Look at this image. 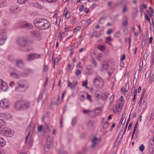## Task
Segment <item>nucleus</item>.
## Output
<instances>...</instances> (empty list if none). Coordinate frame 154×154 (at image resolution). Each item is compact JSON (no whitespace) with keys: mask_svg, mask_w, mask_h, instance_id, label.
<instances>
[{"mask_svg":"<svg viewBox=\"0 0 154 154\" xmlns=\"http://www.w3.org/2000/svg\"><path fill=\"white\" fill-rule=\"evenodd\" d=\"M33 23L35 26L39 30H45L50 27L49 22L44 19H35Z\"/></svg>","mask_w":154,"mask_h":154,"instance_id":"nucleus-1","label":"nucleus"},{"mask_svg":"<svg viewBox=\"0 0 154 154\" xmlns=\"http://www.w3.org/2000/svg\"><path fill=\"white\" fill-rule=\"evenodd\" d=\"M29 87V85L24 81L18 82L16 86L15 90L16 91L23 92Z\"/></svg>","mask_w":154,"mask_h":154,"instance_id":"nucleus-2","label":"nucleus"},{"mask_svg":"<svg viewBox=\"0 0 154 154\" xmlns=\"http://www.w3.org/2000/svg\"><path fill=\"white\" fill-rule=\"evenodd\" d=\"M93 82L95 86L99 88H101L104 86L103 80L99 77H97L94 78L93 79Z\"/></svg>","mask_w":154,"mask_h":154,"instance_id":"nucleus-3","label":"nucleus"},{"mask_svg":"<svg viewBox=\"0 0 154 154\" xmlns=\"http://www.w3.org/2000/svg\"><path fill=\"white\" fill-rule=\"evenodd\" d=\"M17 42L20 46L25 47L27 45V40L26 38L21 37L17 39Z\"/></svg>","mask_w":154,"mask_h":154,"instance_id":"nucleus-4","label":"nucleus"},{"mask_svg":"<svg viewBox=\"0 0 154 154\" xmlns=\"http://www.w3.org/2000/svg\"><path fill=\"white\" fill-rule=\"evenodd\" d=\"M41 55L36 54H29L27 55L26 60L28 61H31L40 57Z\"/></svg>","mask_w":154,"mask_h":154,"instance_id":"nucleus-5","label":"nucleus"},{"mask_svg":"<svg viewBox=\"0 0 154 154\" xmlns=\"http://www.w3.org/2000/svg\"><path fill=\"white\" fill-rule=\"evenodd\" d=\"M10 104V102L6 99H3L0 102V106L2 108H8Z\"/></svg>","mask_w":154,"mask_h":154,"instance_id":"nucleus-6","label":"nucleus"},{"mask_svg":"<svg viewBox=\"0 0 154 154\" xmlns=\"http://www.w3.org/2000/svg\"><path fill=\"white\" fill-rule=\"evenodd\" d=\"M13 70V72H11L10 73V76L12 78L15 79H18L21 77V75L19 74L18 71L15 69L12 68L11 69V70Z\"/></svg>","mask_w":154,"mask_h":154,"instance_id":"nucleus-7","label":"nucleus"},{"mask_svg":"<svg viewBox=\"0 0 154 154\" xmlns=\"http://www.w3.org/2000/svg\"><path fill=\"white\" fill-rule=\"evenodd\" d=\"M101 138H97L95 137H94L91 140L92 144L91 146L92 148L94 147L96 145L99 143L101 140Z\"/></svg>","mask_w":154,"mask_h":154,"instance_id":"nucleus-8","label":"nucleus"},{"mask_svg":"<svg viewBox=\"0 0 154 154\" xmlns=\"http://www.w3.org/2000/svg\"><path fill=\"white\" fill-rule=\"evenodd\" d=\"M20 26L22 28H25L28 29H32L33 28V26L29 23L24 22H21Z\"/></svg>","mask_w":154,"mask_h":154,"instance_id":"nucleus-9","label":"nucleus"},{"mask_svg":"<svg viewBox=\"0 0 154 154\" xmlns=\"http://www.w3.org/2000/svg\"><path fill=\"white\" fill-rule=\"evenodd\" d=\"M1 134H2L5 136L9 137H11L13 135L14 132L13 131L10 129H8L7 130L2 131Z\"/></svg>","mask_w":154,"mask_h":154,"instance_id":"nucleus-10","label":"nucleus"},{"mask_svg":"<svg viewBox=\"0 0 154 154\" xmlns=\"http://www.w3.org/2000/svg\"><path fill=\"white\" fill-rule=\"evenodd\" d=\"M0 88L4 91H6L8 89L6 83L2 80H0Z\"/></svg>","mask_w":154,"mask_h":154,"instance_id":"nucleus-11","label":"nucleus"},{"mask_svg":"<svg viewBox=\"0 0 154 154\" xmlns=\"http://www.w3.org/2000/svg\"><path fill=\"white\" fill-rule=\"evenodd\" d=\"M15 108L17 110L23 109L22 100L17 101L16 102L15 105Z\"/></svg>","mask_w":154,"mask_h":154,"instance_id":"nucleus-12","label":"nucleus"},{"mask_svg":"<svg viewBox=\"0 0 154 154\" xmlns=\"http://www.w3.org/2000/svg\"><path fill=\"white\" fill-rule=\"evenodd\" d=\"M29 132L26 137L25 142L26 143H29L30 146L31 147L32 145L33 140L31 137H30L29 138H28L29 137Z\"/></svg>","mask_w":154,"mask_h":154,"instance_id":"nucleus-13","label":"nucleus"},{"mask_svg":"<svg viewBox=\"0 0 154 154\" xmlns=\"http://www.w3.org/2000/svg\"><path fill=\"white\" fill-rule=\"evenodd\" d=\"M109 66L107 63L105 61L103 62L102 63V67L100 68L101 71H104L108 70Z\"/></svg>","mask_w":154,"mask_h":154,"instance_id":"nucleus-14","label":"nucleus"},{"mask_svg":"<svg viewBox=\"0 0 154 154\" xmlns=\"http://www.w3.org/2000/svg\"><path fill=\"white\" fill-rule=\"evenodd\" d=\"M24 63L21 59H18L16 60V65L20 68H22L24 66Z\"/></svg>","mask_w":154,"mask_h":154,"instance_id":"nucleus-15","label":"nucleus"},{"mask_svg":"<svg viewBox=\"0 0 154 154\" xmlns=\"http://www.w3.org/2000/svg\"><path fill=\"white\" fill-rule=\"evenodd\" d=\"M23 109H28L29 107L30 103L29 101H25L22 100Z\"/></svg>","mask_w":154,"mask_h":154,"instance_id":"nucleus-16","label":"nucleus"},{"mask_svg":"<svg viewBox=\"0 0 154 154\" xmlns=\"http://www.w3.org/2000/svg\"><path fill=\"white\" fill-rule=\"evenodd\" d=\"M128 17L126 16H124L123 19L122 25L124 26H127L128 25Z\"/></svg>","mask_w":154,"mask_h":154,"instance_id":"nucleus-17","label":"nucleus"},{"mask_svg":"<svg viewBox=\"0 0 154 154\" xmlns=\"http://www.w3.org/2000/svg\"><path fill=\"white\" fill-rule=\"evenodd\" d=\"M20 11V8L19 7H16L12 8L9 10L10 12L11 13H15Z\"/></svg>","mask_w":154,"mask_h":154,"instance_id":"nucleus-18","label":"nucleus"},{"mask_svg":"<svg viewBox=\"0 0 154 154\" xmlns=\"http://www.w3.org/2000/svg\"><path fill=\"white\" fill-rule=\"evenodd\" d=\"M67 35V33L65 32H59L58 37L60 39V42H61L63 38L66 36Z\"/></svg>","mask_w":154,"mask_h":154,"instance_id":"nucleus-19","label":"nucleus"},{"mask_svg":"<svg viewBox=\"0 0 154 154\" xmlns=\"http://www.w3.org/2000/svg\"><path fill=\"white\" fill-rule=\"evenodd\" d=\"M5 126V123L4 121L1 119H0V134L2 131V129Z\"/></svg>","mask_w":154,"mask_h":154,"instance_id":"nucleus-20","label":"nucleus"},{"mask_svg":"<svg viewBox=\"0 0 154 154\" xmlns=\"http://www.w3.org/2000/svg\"><path fill=\"white\" fill-rule=\"evenodd\" d=\"M7 39V38L6 36H3L2 38H0V45H4Z\"/></svg>","mask_w":154,"mask_h":154,"instance_id":"nucleus-21","label":"nucleus"},{"mask_svg":"<svg viewBox=\"0 0 154 154\" xmlns=\"http://www.w3.org/2000/svg\"><path fill=\"white\" fill-rule=\"evenodd\" d=\"M47 143L48 145H52L53 144V141L51 138L50 136H48L47 138Z\"/></svg>","mask_w":154,"mask_h":154,"instance_id":"nucleus-22","label":"nucleus"},{"mask_svg":"<svg viewBox=\"0 0 154 154\" xmlns=\"http://www.w3.org/2000/svg\"><path fill=\"white\" fill-rule=\"evenodd\" d=\"M5 144V141L3 138L0 137V147H3Z\"/></svg>","mask_w":154,"mask_h":154,"instance_id":"nucleus-23","label":"nucleus"},{"mask_svg":"<svg viewBox=\"0 0 154 154\" xmlns=\"http://www.w3.org/2000/svg\"><path fill=\"white\" fill-rule=\"evenodd\" d=\"M149 149L150 152H154V143H150L149 146Z\"/></svg>","mask_w":154,"mask_h":154,"instance_id":"nucleus-24","label":"nucleus"},{"mask_svg":"<svg viewBox=\"0 0 154 154\" xmlns=\"http://www.w3.org/2000/svg\"><path fill=\"white\" fill-rule=\"evenodd\" d=\"M2 23L3 25L5 26H8L9 24V21L6 19H4L2 22Z\"/></svg>","mask_w":154,"mask_h":154,"instance_id":"nucleus-25","label":"nucleus"},{"mask_svg":"<svg viewBox=\"0 0 154 154\" xmlns=\"http://www.w3.org/2000/svg\"><path fill=\"white\" fill-rule=\"evenodd\" d=\"M28 71V72H24L20 74V75H21V77H26L28 76L29 75V72H31V70L30 69H29Z\"/></svg>","mask_w":154,"mask_h":154,"instance_id":"nucleus-26","label":"nucleus"},{"mask_svg":"<svg viewBox=\"0 0 154 154\" xmlns=\"http://www.w3.org/2000/svg\"><path fill=\"white\" fill-rule=\"evenodd\" d=\"M85 72L87 75H89L92 73L91 69L86 68L85 69Z\"/></svg>","mask_w":154,"mask_h":154,"instance_id":"nucleus-27","label":"nucleus"},{"mask_svg":"<svg viewBox=\"0 0 154 154\" xmlns=\"http://www.w3.org/2000/svg\"><path fill=\"white\" fill-rule=\"evenodd\" d=\"M105 20V19L104 17H101L99 19L98 22L99 23L103 24L104 23Z\"/></svg>","mask_w":154,"mask_h":154,"instance_id":"nucleus-28","label":"nucleus"},{"mask_svg":"<svg viewBox=\"0 0 154 154\" xmlns=\"http://www.w3.org/2000/svg\"><path fill=\"white\" fill-rule=\"evenodd\" d=\"M98 48L100 51H103L105 50L106 47L104 45H100L98 46Z\"/></svg>","mask_w":154,"mask_h":154,"instance_id":"nucleus-29","label":"nucleus"},{"mask_svg":"<svg viewBox=\"0 0 154 154\" xmlns=\"http://www.w3.org/2000/svg\"><path fill=\"white\" fill-rule=\"evenodd\" d=\"M60 58L57 57V58H55L54 59V67H55V64H57L58 63L59 61H60Z\"/></svg>","mask_w":154,"mask_h":154,"instance_id":"nucleus-30","label":"nucleus"},{"mask_svg":"<svg viewBox=\"0 0 154 154\" xmlns=\"http://www.w3.org/2000/svg\"><path fill=\"white\" fill-rule=\"evenodd\" d=\"M51 145H48L46 144L44 146V149L45 151L46 152H48L49 151V149L50 148Z\"/></svg>","mask_w":154,"mask_h":154,"instance_id":"nucleus-31","label":"nucleus"},{"mask_svg":"<svg viewBox=\"0 0 154 154\" xmlns=\"http://www.w3.org/2000/svg\"><path fill=\"white\" fill-rule=\"evenodd\" d=\"M7 4V2L6 1H4L0 3V8H3Z\"/></svg>","mask_w":154,"mask_h":154,"instance_id":"nucleus-32","label":"nucleus"},{"mask_svg":"<svg viewBox=\"0 0 154 154\" xmlns=\"http://www.w3.org/2000/svg\"><path fill=\"white\" fill-rule=\"evenodd\" d=\"M93 112L92 110L89 109H83V112L85 114H87L91 112Z\"/></svg>","mask_w":154,"mask_h":154,"instance_id":"nucleus-33","label":"nucleus"},{"mask_svg":"<svg viewBox=\"0 0 154 154\" xmlns=\"http://www.w3.org/2000/svg\"><path fill=\"white\" fill-rule=\"evenodd\" d=\"M123 105V104L121 102L119 103L117 108V110L118 112H119L121 110Z\"/></svg>","mask_w":154,"mask_h":154,"instance_id":"nucleus-34","label":"nucleus"},{"mask_svg":"<svg viewBox=\"0 0 154 154\" xmlns=\"http://www.w3.org/2000/svg\"><path fill=\"white\" fill-rule=\"evenodd\" d=\"M34 6L39 9H41L42 8V6L40 4L38 3H34Z\"/></svg>","mask_w":154,"mask_h":154,"instance_id":"nucleus-35","label":"nucleus"},{"mask_svg":"<svg viewBox=\"0 0 154 154\" xmlns=\"http://www.w3.org/2000/svg\"><path fill=\"white\" fill-rule=\"evenodd\" d=\"M138 124L137 123L134 127V128L133 131V134H134L135 131H137V130L138 129Z\"/></svg>","mask_w":154,"mask_h":154,"instance_id":"nucleus-36","label":"nucleus"},{"mask_svg":"<svg viewBox=\"0 0 154 154\" xmlns=\"http://www.w3.org/2000/svg\"><path fill=\"white\" fill-rule=\"evenodd\" d=\"M109 95V94L108 93H103L102 94V97H104L105 99L106 100L107 99Z\"/></svg>","mask_w":154,"mask_h":154,"instance_id":"nucleus-37","label":"nucleus"},{"mask_svg":"<svg viewBox=\"0 0 154 154\" xmlns=\"http://www.w3.org/2000/svg\"><path fill=\"white\" fill-rule=\"evenodd\" d=\"M120 31H118L116 32L114 34V36L115 38H118L120 36Z\"/></svg>","mask_w":154,"mask_h":154,"instance_id":"nucleus-38","label":"nucleus"},{"mask_svg":"<svg viewBox=\"0 0 154 154\" xmlns=\"http://www.w3.org/2000/svg\"><path fill=\"white\" fill-rule=\"evenodd\" d=\"M100 109V108H97L95 109L94 110V111L96 114L98 115L99 113Z\"/></svg>","mask_w":154,"mask_h":154,"instance_id":"nucleus-39","label":"nucleus"},{"mask_svg":"<svg viewBox=\"0 0 154 154\" xmlns=\"http://www.w3.org/2000/svg\"><path fill=\"white\" fill-rule=\"evenodd\" d=\"M102 54H98L97 55L96 58L98 61H100L102 60L101 59Z\"/></svg>","mask_w":154,"mask_h":154,"instance_id":"nucleus-40","label":"nucleus"},{"mask_svg":"<svg viewBox=\"0 0 154 154\" xmlns=\"http://www.w3.org/2000/svg\"><path fill=\"white\" fill-rule=\"evenodd\" d=\"M124 119V118H123L122 117L121 119V120L119 122V125L118 127L117 128H119L120 129V126L122 124V123L123 122V119Z\"/></svg>","mask_w":154,"mask_h":154,"instance_id":"nucleus-41","label":"nucleus"},{"mask_svg":"<svg viewBox=\"0 0 154 154\" xmlns=\"http://www.w3.org/2000/svg\"><path fill=\"white\" fill-rule=\"evenodd\" d=\"M132 89L133 90H134L133 93L132 94L131 93V95H134V96H136L137 93V90L135 89V87H134V86L133 87Z\"/></svg>","mask_w":154,"mask_h":154,"instance_id":"nucleus-42","label":"nucleus"},{"mask_svg":"<svg viewBox=\"0 0 154 154\" xmlns=\"http://www.w3.org/2000/svg\"><path fill=\"white\" fill-rule=\"evenodd\" d=\"M63 13H64V15H65V17H66V19H68L69 18L70 16H69V15L68 16V11H65V10H64V12H63Z\"/></svg>","mask_w":154,"mask_h":154,"instance_id":"nucleus-43","label":"nucleus"},{"mask_svg":"<svg viewBox=\"0 0 154 154\" xmlns=\"http://www.w3.org/2000/svg\"><path fill=\"white\" fill-rule=\"evenodd\" d=\"M109 123L107 122H106L103 125V128L104 129L106 128L109 126Z\"/></svg>","mask_w":154,"mask_h":154,"instance_id":"nucleus-44","label":"nucleus"},{"mask_svg":"<svg viewBox=\"0 0 154 154\" xmlns=\"http://www.w3.org/2000/svg\"><path fill=\"white\" fill-rule=\"evenodd\" d=\"M76 122V118H73L72 121V125L73 126L74 125Z\"/></svg>","mask_w":154,"mask_h":154,"instance_id":"nucleus-45","label":"nucleus"},{"mask_svg":"<svg viewBox=\"0 0 154 154\" xmlns=\"http://www.w3.org/2000/svg\"><path fill=\"white\" fill-rule=\"evenodd\" d=\"M154 80V74H153L152 75H150L149 78L150 82H152Z\"/></svg>","mask_w":154,"mask_h":154,"instance_id":"nucleus-46","label":"nucleus"},{"mask_svg":"<svg viewBox=\"0 0 154 154\" xmlns=\"http://www.w3.org/2000/svg\"><path fill=\"white\" fill-rule=\"evenodd\" d=\"M128 10V8L127 6H124L122 10V12L123 13H125Z\"/></svg>","mask_w":154,"mask_h":154,"instance_id":"nucleus-47","label":"nucleus"},{"mask_svg":"<svg viewBox=\"0 0 154 154\" xmlns=\"http://www.w3.org/2000/svg\"><path fill=\"white\" fill-rule=\"evenodd\" d=\"M81 74V71L80 70L76 69L75 71V75L78 76Z\"/></svg>","mask_w":154,"mask_h":154,"instance_id":"nucleus-48","label":"nucleus"},{"mask_svg":"<svg viewBox=\"0 0 154 154\" xmlns=\"http://www.w3.org/2000/svg\"><path fill=\"white\" fill-rule=\"evenodd\" d=\"M60 17H57L56 19V24L57 25H58L60 23Z\"/></svg>","mask_w":154,"mask_h":154,"instance_id":"nucleus-49","label":"nucleus"},{"mask_svg":"<svg viewBox=\"0 0 154 154\" xmlns=\"http://www.w3.org/2000/svg\"><path fill=\"white\" fill-rule=\"evenodd\" d=\"M144 146L143 144H142L139 147V150L141 152H143L144 149Z\"/></svg>","mask_w":154,"mask_h":154,"instance_id":"nucleus-50","label":"nucleus"},{"mask_svg":"<svg viewBox=\"0 0 154 154\" xmlns=\"http://www.w3.org/2000/svg\"><path fill=\"white\" fill-rule=\"evenodd\" d=\"M43 97V96L42 94L41 93L39 94V96L37 98V100L38 102V103L40 100H41Z\"/></svg>","mask_w":154,"mask_h":154,"instance_id":"nucleus-51","label":"nucleus"},{"mask_svg":"<svg viewBox=\"0 0 154 154\" xmlns=\"http://www.w3.org/2000/svg\"><path fill=\"white\" fill-rule=\"evenodd\" d=\"M151 65H152L154 63V54L151 56Z\"/></svg>","mask_w":154,"mask_h":154,"instance_id":"nucleus-52","label":"nucleus"},{"mask_svg":"<svg viewBox=\"0 0 154 154\" xmlns=\"http://www.w3.org/2000/svg\"><path fill=\"white\" fill-rule=\"evenodd\" d=\"M91 63L94 64V67H96L97 66V63L94 59H93L91 60Z\"/></svg>","mask_w":154,"mask_h":154,"instance_id":"nucleus-53","label":"nucleus"},{"mask_svg":"<svg viewBox=\"0 0 154 154\" xmlns=\"http://www.w3.org/2000/svg\"><path fill=\"white\" fill-rule=\"evenodd\" d=\"M145 19L148 22H150V18L149 17L147 14L145 13Z\"/></svg>","mask_w":154,"mask_h":154,"instance_id":"nucleus-54","label":"nucleus"},{"mask_svg":"<svg viewBox=\"0 0 154 154\" xmlns=\"http://www.w3.org/2000/svg\"><path fill=\"white\" fill-rule=\"evenodd\" d=\"M17 2L20 4H23L25 3V0H17Z\"/></svg>","mask_w":154,"mask_h":154,"instance_id":"nucleus-55","label":"nucleus"},{"mask_svg":"<svg viewBox=\"0 0 154 154\" xmlns=\"http://www.w3.org/2000/svg\"><path fill=\"white\" fill-rule=\"evenodd\" d=\"M48 70V67L47 65H44L43 68V70L45 72H46Z\"/></svg>","mask_w":154,"mask_h":154,"instance_id":"nucleus-56","label":"nucleus"},{"mask_svg":"<svg viewBox=\"0 0 154 154\" xmlns=\"http://www.w3.org/2000/svg\"><path fill=\"white\" fill-rule=\"evenodd\" d=\"M115 96L114 94L112 95L110 97V103H112L114 99Z\"/></svg>","mask_w":154,"mask_h":154,"instance_id":"nucleus-57","label":"nucleus"},{"mask_svg":"<svg viewBox=\"0 0 154 154\" xmlns=\"http://www.w3.org/2000/svg\"><path fill=\"white\" fill-rule=\"evenodd\" d=\"M80 27L79 26L77 28H75L73 30V32H76L77 31L79 30L80 29Z\"/></svg>","mask_w":154,"mask_h":154,"instance_id":"nucleus-58","label":"nucleus"},{"mask_svg":"<svg viewBox=\"0 0 154 154\" xmlns=\"http://www.w3.org/2000/svg\"><path fill=\"white\" fill-rule=\"evenodd\" d=\"M49 3H53L56 2L57 0H45Z\"/></svg>","mask_w":154,"mask_h":154,"instance_id":"nucleus-59","label":"nucleus"},{"mask_svg":"<svg viewBox=\"0 0 154 154\" xmlns=\"http://www.w3.org/2000/svg\"><path fill=\"white\" fill-rule=\"evenodd\" d=\"M67 86L68 87H70L71 88H72V84L69 80L68 81Z\"/></svg>","mask_w":154,"mask_h":154,"instance_id":"nucleus-60","label":"nucleus"},{"mask_svg":"<svg viewBox=\"0 0 154 154\" xmlns=\"http://www.w3.org/2000/svg\"><path fill=\"white\" fill-rule=\"evenodd\" d=\"M87 81L85 82L83 81V84L82 85L83 86H85L86 88H88V87L87 86Z\"/></svg>","mask_w":154,"mask_h":154,"instance_id":"nucleus-61","label":"nucleus"},{"mask_svg":"<svg viewBox=\"0 0 154 154\" xmlns=\"http://www.w3.org/2000/svg\"><path fill=\"white\" fill-rule=\"evenodd\" d=\"M148 57V55L146 54V53L145 52V53L144 54L143 58L144 60H146L147 59V57Z\"/></svg>","mask_w":154,"mask_h":154,"instance_id":"nucleus-62","label":"nucleus"},{"mask_svg":"<svg viewBox=\"0 0 154 154\" xmlns=\"http://www.w3.org/2000/svg\"><path fill=\"white\" fill-rule=\"evenodd\" d=\"M91 22L92 21H91V19H88L86 21V23L87 24L88 26L91 24Z\"/></svg>","mask_w":154,"mask_h":154,"instance_id":"nucleus-63","label":"nucleus"},{"mask_svg":"<svg viewBox=\"0 0 154 154\" xmlns=\"http://www.w3.org/2000/svg\"><path fill=\"white\" fill-rule=\"evenodd\" d=\"M77 67L78 68H81L82 67V63L79 62L77 65Z\"/></svg>","mask_w":154,"mask_h":154,"instance_id":"nucleus-64","label":"nucleus"}]
</instances>
